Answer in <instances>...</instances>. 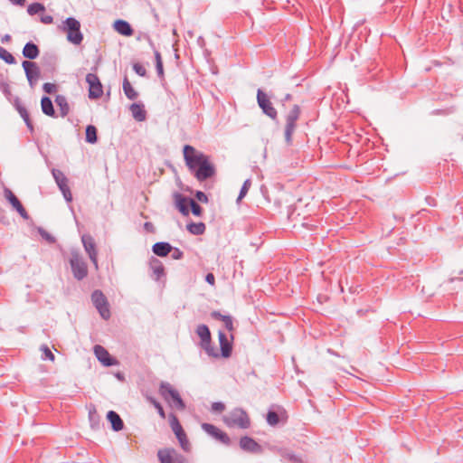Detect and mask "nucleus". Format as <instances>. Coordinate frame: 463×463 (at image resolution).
<instances>
[{
    "label": "nucleus",
    "instance_id": "obj_1",
    "mask_svg": "<svg viewBox=\"0 0 463 463\" xmlns=\"http://www.w3.org/2000/svg\"><path fill=\"white\" fill-rule=\"evenodd\" d=\"M183 155L190 173L198 182H203L216 175V167L209 156L191 145H184Z\"/></svg>",
    "mask_w": 463,
    "mask_h": 463
},
{
    "label": "nucleus",
    "instance_id": "obj_2",
    "mask_svg": "<svg viewBox=\"0 0 463 463\" xmlns=\"http://www.w3.org/2000/svg\"><path fill=\"white\" fill-rule=\"evenodd\" d=\"M158 392L164 401L172 408L178 411L185 409V403L182 399L179 392L167 382H161L158 388Z\"/></svg>",
    "mask_w": 463,
    "mask_h": 463
},
{
    "label": "nucleus",
    "instance_id": "obj_3",
    "mask_svg": "<svg viewBox=\"0 0 463 463\" xmlns=\"http://www.w3.org/2000/svg\"><path fill=\"white\" fill-rule=\"evenodd\" d=\"M68 260L75 279L80 281L88 276V265L78 249H71Z\"/></svg>",
    "mask_w": 463,
    "mask_h": 463
},
{
    "label": "nucleus",
    "instance_id": "obj_4",
    "mask_svg": "<svg viewBox=\"0 0 463 463\" xmlns=\"http://www.w3.org/2000/svg\"><path fill=\"white\" fill-rule=\"evenodd\" d=\"M60 29L66 33L68 42L74 45H80L83 41V34L80 32V23L74 17H68L63 21Z\"/></svg>",
    "mask_w": 463,
    "mask_h": 463
},
{
    "label": "nucleus",
    "instance_id": "obj_5",
    "mask_svg": "<svg viewBox=\"0 0 463 463\" xmlns=\"http://www.w3.org/2000/svg\"><path fill=\"white\" fill-rule=\"evenodd\" d=\"M223 421L230 428L248 429L250 426V419L248 413L241 408L233 409L223 418Z\"/></svg>",
    "mask_w": 463,
    "mask_h": 463
},
{
    "label": "nucleus",
    "instance_id": "obj_6",
    "mask_svg": "<svg viewBox=\"0 0 463 463\" xmlns=\"http://www.w3.org/2000/svg\"><path fill=\"white\" fill-rule=\"evenodd\" d=\"M300 114L301 109L299 105L295 104L286 116L284 136L285 141L288 146L292 144V137L297 128V121L298 120Z\"/></svg>",
    "mask_w": 463,
    "mask_h": 463
},
{
    "label": "nucleus",
    "instance_id": "obj_7",
    "mask_svg": "<svg viewBox=\"0 0 463 463\" xmlns=\"http://www.w3.org/2000/svg\"><path fill=\"white\" fill-rule=\"evenodd\" d=\"M169 424H170L172 430L175 434L181 448L186 452L190 451V449H191L190 442L186 437V434H185L181 423L179 422L178 418L174 413L169 414Z\"/></svg>",
    "mask_w": 463,
    "mask_h": 463
},
{
    "label": "nucleus",
    "instance_id": "obj_8",
    "mask_svg": "<svg viewBox=\"0 0 463 463\" xmlns=\"http://www.w3.org/2000/svg\"><path fill=\"white\" fill-rule=\"evenodd\" d=\"M91 301L99 311L100 317L108 320L110 317L109 305L106 296L99 289H96L91 294Z\"/></svg>",
    "mask_w": 463,
    "mask_h": 463
},
{
    "label": "nucleus",
    "instance_id": "obj_9",
    "mask_svg": "<svg viewBox=\"0 0 463 463\" xmlns=\"http://www.w3.org/2000/svg\"><path fill=\"white\" fill-rule=\"evenodd\" d=\"M257 103L262 112L272 120L278 119V111L273 107L270 98L261 89L257 90Z\"/></svg>",
    "mask_w": 463,
    "mask_h": 463
},
{
    "label": "nucleus",
    "instance_id": "obj_10",
    "mask_svg": "<svg viewBox=\"0 0 463 463\" xmlns=\"http://www.w3.org/2000/svg\"><path fill=\"white\" fill-rule=\"evenodd\" d=\"M81 242L90 261L93 263L95 268H98V250L94 238L90 234H83L81 236Z\"/></svg>",
    "mask_w": 463,
    "mask_h": 463
},
{
    "label": "nucleus",
    "instance_id": "obj_11",
    "mask_svg": "<svg viewBox=\"0 0 463 463\" xmlns=\"http://www.w3.org/2000/svg\"><path fill=\"white\" fill-rule=\"evenodd\" d=\"M86 81L89 84V98L92 99L100 98L103 94V88L99 77L94 73H88Z\"/></svg>",
    "mask_w": 463,
    "mask_h": 463
},
{
    "label": "nucleus",
    "instance_id": "obj_12",
    "mask_svg": "<svg viewBox=\"0 0 463 463\" xmlns=\"http://www.w3.org/2000/svg\"><path fill=\"white\" fill-rule=\"evenodd\" d=\"M22 66L24 70L29 85L31 88H33L41 76L40 68L35 62L31 61H24Z\"/></svg>",
    "mask_w": 463,
    "mask_h": 463
},
{
    "label": "nucleus",
    "instance_id": "obj_13",
    "mask_svg": "<svg viewBox=\"0 0 463 463\" xmlns=\"http://www.w3.org/2000/svg\"><path fill=\"white\" fill-rule=\"evenodd\" d=\"M202 429L210 436L219 440L221 443L229 446L231 444V439L226 432L221 430L216 426L211 423H203Z\"/></svg>",
    "mask_w": 463,
    "mask_h": 463
},
{
    "label": "nucleus",
    "instance_id": "obj_14",
    "mask_svg": "<svg viewBox=\"0 0 463 463\" xmlns=\"http://www.w3.org/2000/svg\"><path fill=\"white\" fill-rule=\"evenodd\" d=\"M157 457L160 463H184V458L174 449H159Z\"/></svg>",
    "mask_w": 463,
    "mask_h": 463
},
{
    "label": "nucleus",
    "instance_id": "obj_15",
    "mask_svg": "<svg viewBox=\"0 0 463 463\" xmlns=\"http://www.w3.org/2000/svg\"><path fill=\"white\" fill-rule=\"evenodd\" d=\"M4 196L5 198L11 203V205L17 211L20 216L24 219H29V214L19 201V199L15 196V194L7 187L4 188Z\"/></svg>",
    "mask_w": 463,
    "mask_h": 463
},
{
    "label": "nucleus",
    "instance_id": "obj_16",
    "mask_svg": "<svg viewBox=\"0 0 463 463\" xmlns=\"http://www.w3.org/2000/svg\"><path fill=\"white\" fill-rule=\"evenodd\" d=\"M94 354L97 359L105 366H112L118 364V360L112 357L107 349L99 345L94 346Z\"/></svg>",
    "mask_w": 463,
    "mask_h": 463
},
{
    "label": "nucleus",
    "instance_id": "obj_17",
    "mask_svg": "<svg viewBox=\"0 0 463 463\" xmlns=\"http://www.w3.org/2000/svg\"><path fill=\"white\" fill-rule=\"evenodd\" d=\"M149 268L152 270L151 277L155 280L158 281L161 279V278L165 276V267H164L162 261L159 260L158 259H156V257L152 256L149 259Z\"/></svg>",
    "mask_w": 463,
    "mask_h": 463
},
{
    "label": "nucleus",
    "instance_id": "obj_18",
    "mask_svg": "<svg viewBox=\"0 0 463 463\" xmlns=\"http://www.w3.org/2000/svg\"><path fill=\"white\" fill-rule=\"evenodd\" d=\"M240 447L242 450L250 453H259L261 451L260 445L249 436H244L241 438Z\"/></svg>",
    "mask_w": 463,
    "mask_h": 463
},
{
    "label": "nucleus",
    "instance_id": "obj_19",
    "mask_svg": "<svg viewBox=\"0 0 463 463\" xmlns=\"http://www.w3.org/2000/svg\"><path fill=\"white\" fill-rule=\"evenodd\" d=\"M218 338L221 347V355L224 358L230 357L232 351V341L228 339L226 334L222 331H219Z\"/></svg>",
    "mask_w": 463,
    "mask_h": 463
},
{
    "label": "nucleus",
    "instance_id": "obj_20",
    "mask_svg": "<svg viewBox=\"0 0 463 463\" xmlns=\"http://www.w3.org/2000/svg\"><path fill=\"white\" fill-rule=\"evenodd\" d=\"M174 199H175V207L179 210V212L186 216L189 214V199L190 198H187L185 196H184L182 194L180 193H175L174 194Z\"/></svg>",
    "mask_w": 463,
    "mask_h": 463
},
{
    "label": "nucleus",
    "instance_id": "obj_21",
    "mask_svg": "<svg viewBox=\"0 0 463 463\" xmlns=\"http://www.w3.org/2000/svg\"><path fill=\"white\" fill-rule=\"evenodd\" d=\"M114 29L121 35L131 36L134 33L130 24L125 20L118 19L115 21Z\"/></svg>",
    "mask_w": 463,
    "mask_h": 463
},
{
    "label": "nucleus",
    "instance_id": "obj_22",
    "mask_svg": "<svg viewBox=\"0 0 463 463\" xmlns=\"http://www.w3.org/2000/svg\"><path fill=\"white\" fill-rule=\"evenodd\" d=\"M107 419L111 424V429L114 431L122 430L124 428V422L120 416L114 411H109L107 413Z\"/></svg>",
    "mask_w": 463,
    "mask_h": 463
},
{
    "label": "nucleus",
    "instance_id": "obj_23",
    "mask_svg": "<svg viewBox=\"0 0 463 463\" xmlns=\"http://www.w3.org/2000/svg\"><path fill=\"white\" fill-rule=\"evenodd\" d=\"M24 57L29 60L36 59L40 54L39 47L33 42H28L23 48L22 52Z\"/></svg>",
    "mask_w": 463,
    "mask_h": 463
},
{
    "label": "nucleus",
    "instance_id": "obj_24",
    "mask_svg": "<svg viewBox=\"0 0 463 463\" xmlns=\"http://www.w3.org/2000/svg\"><path fill=\"white\" fill-rule=\"evenodd\" d=\"M129 109L131 111L132 117L137 121H144L146 118V111L143 104L140 103H133L130 105Z\"/></svg>",
    "mask_w": 463,
    "mask_h": 463
},
{
    "label": "nucleus",
    "instance_id": "obj_25",
    "mask_svg": "<svg viewBox=\"0 0 463 463\" xmlns=\"http://www.w3.org/2000/svg\"><path fill=\"white\" fill-rule=\"evenodd\" d=\"M173 250L170 243L160 241L153 245L152 250L158 257H166Z\"/></svg>",
    "mask_w": 463,
    "mask_h": 463
},
{
    "label": "nucleus",
    "instance_id": "obj_26",
    "mask_svg": "<svg viewBox=\"0 0 463 463\" xmlns=\"http://www.w3.org/2000/svg\"><path fill=\"white\" fill-rule=\"evenodd\" d=\"M55 103L60 109V114L62 118L66 117L70 112V106L67 99L63 95H57L55 98Z\"/></svg>",
    "mask_w": 463,
    "mask_h": 463
},
{
    "label": "nucleus",
    "instance_id": "obj_27",
    "mask_svg": "<svg viewBox=\"0 0 463 463\" xmlns=\"http://www.w3.org/2000/svg\"><path fill=\"white\" fill-rule=\"evenodd\" d=\"M41 107H42L43 112L45 115L49 116V117H55V110H54V108L52 105V101L49 97L43 96L42 98Z\"/></svg>",
    "mask_w": 463,
    "mask_h": 463
},
{
    "label": "nucleus",
    "instance_id": "obj_28",
    "mask_svg": "<svg viewBox=\"0 0 463 463\" xmlns=\"http://www.w3.org/2000/svg\"><path fill=\"white\" fill-rule=\"evenodd\" d=\"M195 332H196L197 335L200 337L201 343L211 342V340H212L211 332H210L209 327L206 325H204V324L199 325L197 326Z\"/></svg>",
    "mask_w": 463,
    "mask_h": 463
},
{
    "label": "nucleus",
    "instance_id": "obj_29",
    "mask_svg": "<svg viewBox=\"0 0 463 463\" xmlns=\"http://www.w3.org/2000/svg\"><path fill=\"white\" fill-rule=\"evenodd\" d=\"M123 90L128 99L134 100L138 96L137 92L134 90L127 76L123 80Z\"/></svg>",
    "mask_w": 463,
    "mask_h": 463
},
{
    "label": "nucleus",
    "instance_id": "obj_30",
    "mask_svg": "<svg viewBox=\"0 0 463 463\" xmlns=\"http://www.w3.org/2000/svg\"><path fill=\"white\" fill-rule=\"evenodd\" d=\"M187 231L194 235H202L205 232L206 226L203 222H191L187 224Z\"/></svg>",
    "mask_w": 463,
    "mask_h": 463
},
{
    "label": "nucleus",
    "instance_id": "obj_31",
    "mask_svg": "<svg viewBox=\"0 0 463 463\" xmlns=\"http://www.w3.org/2000/svg\"><path fill=\"white\" fill-rule=\"evenodd\" d=\"M89 420H90V426L92 429H95V430H98L99 429V425H100V417L99 415L98 414L95 407H92L90 411H89Z\"/></svg>",
    "mask_w": 463,
    "mask_h": 463
},
{
    "label": "nucleus",
    "instance_id": "obj_32",
    "mask_svg": "<svg viewBox=\"0 0 463 463\" xmlns=\"http://www.w3.org/2000/svg\"><path fill=\"white\" fill-rule=\"evenodd\" d=\"M86 141L90 144H95L98 141L97 128L93 125H88L86 128Z\"/></svg>",
    "mask_w": 463,
    "mask_h": 463
},
{
    "label": "nucleus",
    "instance_id": "obj_33",
    "mask_svg": "<svg viewBox=\"0 0 463 463\" xmlns=\"http://www.w3.org/2000/svg\"><path fill=\"white\" fill-rule=\"evenodd\" d=\"M146 400L149 403H151L155 409H156L159 416L162 418V419H165V410L163 408V406L161 405V403L156 401L154 397L152 396H147L146 397Z\"/></svg>",
    "mask_w": 463,
    "mask_h": 463
},
{
    "label": "nucleus",
    "instance_id": "obj_34",
    "mask_svg": "<svg viewBox=\"0 0 463 463\" xmlns=\"http://www.w3.org/2000/svg\"><path fill=\"white\" fill-rule=\"evenodd\" d=\"M52 174L58 186L69 181L65 175L59 169H52Z\"/></svg>",
    "mask_w": 463,
    "mask_h": 463
},
{
    "label": "nucleus",
    "instance_id": "obj_35",
    "mask_svg": "<svg viewBox=\"0 0 463 463\" xmlns=\"http://www.w3.org/2000/svg\"><path fill=\"white\" fill-rule=\"evenodd\" d=\"M45 10V6L38 2L33 3L28 5L27 7V13L30 15H34L40 12H43Z\"/></svg>",
    "mask_w": 463,
    "mask_h": 463
},
{
    "label": "nucleus",
    "instance_id": "obj_36",
    "mask_svg": "<svg viewBox=\"0 0 463 463\" xmlns=\"http://www.w3.org/2000/svg\"><path fill=\"white\" fill-rule=\"evenodd\" d=\"M0 59L4 60L8 64H14L15 58L5 48L0 47Z\"/></svg>",
    "mask_w": 463,
    "mask_h": 463
},
{
    "label": "nucleus",
    "instance_id": "obj_37",
    "mask_svg": "<svg viewBox=\"0 0 463 463\" xmlns=\"http://www.w3.org/2000/svg\"><path fill=\"white\" fill-rule=\"evenodd\" d=\"M251 186V181L250 179H247L244 181L241 188V191H240V194L238 195V198L236 200L237 203H239L247 194V193L249 192L250 188Z\"/></svg>",
    "mask_w": 463,
    "mask_h": 463
},
{
    "label": "nucleus",
    "instance_id": "obj_38",
    "mask_svg": "<svg viewBox=\"0 0 463 463\" xmlns=\"http://www.w3.org/2000/svg\"><path fill=\"white\" fill-rule=\"evenodd\" d=\"M201 347L205 351V353L212 357H218L219 354L216 352L215 348L212 345L211 342L200 343Z\"/></svg>",
    "mask_w": 463,
    "mask_h": 463
},
{
    "label": "nucleus",
    "instance_id": "obj_39",
    "mask_svg": "<svg viewBox=\"0 0 463 463\" xmlns=\"http://www.w3.org/2000/svg\"><path fill=\"white\" fill-rule=\"evenodd\" d=\"M58 187H59L60 191L61 192L66 202L71 203L72 201V194H71V189L68 185V183H64V184L59 185Z\"/></svg>",
    "mask_w": 463,
    "mask_h": 463
},
{
    "label": "nucleus",
    "instance_id": "obj_40",
    "mask_svg": "<svg viewBox=\"0 0 463 463\" xmlns=\"http://www.w3.org/2000/svg\"><path fill=\"white\" fill-rule=\"evenodd\" d=\"M266 420L270 426H275L279 422V416L276 411H269Z\"/></svg>",
    "mask_w": 463,
    "mask_h": 463
},
{
    "label": "nucleus",
    "instance_id": "obj_41",
    "mask_svg": "<svg viewBox=\"0 0 463 463\" xmlns=\"http://www.w3.org/2000/svg\"><path fill=\"white\" fill-rule=\"evenodd\" d=\"M189 205L194 215L200 216L202 214L203 208L194 199H189Z\"/></svg>",
    "mask_w": 463,
    "mask_h": 463
},
{
    "label": "nucleus",
    "instance_id": "obj_42",
    "mask_svg": "<svg viewBox=\"0 0 463 463\" xmlns=\"http://www.w3.org/2000/svg\"><path fill=\"white\" fill-rule=\"evenodd\" d=\"M14 106L15 109L18 111V113L20 114V116H26L27 109L23 105L21 99L18 97H16L14 99Z\"/></svg>",
    "mask_w": 463,
    "mask_h": 463
},
{
    "label": "nucleus",
    "instance_id": "obj_43",
    "mask_svg": "<svg viewBox=\"0 0 463 463\" xmlns=\"http://www.w3.org/2000/svg\"><path fill=\"white\" fill-rule=\"evenodd\" d=\"M41 350L43 352V359L54 361L55 356L46 345H42Z\"/></svg>",
    "mask_w": 463,
    "mask_h": 463
},
{
    "label": "nucleus",
    "instance_id": "obj_44",
    "mask_svg": "<svg viewBox=\"0 0 463 463\" xmlns=\"http://www.w3.org/2000/svg\"><path fill=\"white\" fill-rule=\"evenodd\" d=\"M133 70L134 71L138 74L139 76H146V70L145 69V67L143 65H141L140 63H134L133 64Z\"/></svg>",
    "mask_w": 463,
    "mask_h": 463
},
{
    "label": "nucleus",
    "instance_id": "obj_45",
    "mask_svg": "<svg viewBox=\"0 0 463 463\" xmlns=\"http://www.w3.org/2000/svg\"><path fill=\"white\" fill-rule=\"evenodd\" d=\"M43 90L48 94L54 93L57 90V87L53 83L46 82L43 85Z\"/></svg>",
    "mask_w": 463,
    "mask_h": 463
},
{
    "label": "nucleus",
    "instance_id": "obj_46",
    "mask_svg": "<svg viewBox=\"0 0 463 463\" xmlns=\"http://www.w3.org/2000/svg\"><path fill=\"white\" fill-rule=\"evenodd\" d=\"M39 233L48 242H50V243L55 242V238L52 234L47 232L46 231H44L43 229H40Z\"/></svg>",
    "mask_w": 463,
    "mask_h": 463
},
{
    "label": "nucleus",
    "instance_id": "obj_47",
    "mask_svg": "<svg viewBox=\"0 0 463 463\" xmlns=\"http://www.w3.org/2000/svg\"><path fill=\"white\" fill-rule=\"evenodd\" d=\"M225 410L224 403L221 402H215L212 403V411L213 412H222Z\"/></svg>",
    "mask_w": 463,
    "mask_h": 463
},
{
    "label": "nucleus",
    "instance_id": "obj_48",
    "mask_svg": "<svg viewBox=\"0 0 463 463\" xmlns=\"http://www.w3.org/2000/svg\"><path fill=\"white\" fill-rule=\"evenodd\" d=\"M222 321L224 324V326L228 331L233 330V322L231 316H226L224 318L222 319Z\"/></svg>",
    "mask_w": 463,
    "mask_h": 463
},
{
    "label": "nucleus",
    "instance_id": "obj_49",
    "mask_svg": "<svg viewBox=\"0 0 463 463\" xmlns=\"http://www.w3.org/2000/svg\"><path fill=\"white\" fill-rule=\"evenodd\" d=\"M21 117H22V118L24 119V123H25V125H26L27 128L29 129V131H30L31 133H33V130H34V129H33V123H32V121H31V118H30V116H29L28 111L26 112V116H21Z\"/></svg>",
    "mask_w": 463,
    "mask_h": 463
},
{
    "label": "nucleus",
    "instance_id": "obj_50",
    "mask_svg": "<svg viewBox=\"0 0 463 463\" xmlns=\"http://www.w3.org/2000/svg\"><path fill=\"white\" fill-rule=\"evenodd\" d=\"M21 117H22V118L24 119V123H25V125H26L27 128L29 129V131H30L31 133H33V130H34V129H33V123H32V121H31V118H30V116H29L28 111L26 112V116H21Z\"/></svg>",
    "mask_w": 463,
    "mask_h": 463
},
{
    "label": "nucleus",
    "instance_id": "obj_51",
    "mask_svg": "<svg viewBox=\"0 0 463 463\" xmlns=\"http://www.w3.org/2000/svg\"><path fill=\"white\" fill-rule=\"evenodd\" d=\"M171 252H172L171 257L174 260H181L184 257V252L178 248H173Z\"/></svg>",
    "mask_w": 463,
    "mask_h": 463
},
{
    "label": "nucleus",
    "instance_id": "obj_52",
    "mask_svg": "<svg viewBox=\"0 0 463 463\" xmlns=\"http://www.w3.org/2000/svg\"><path fill=\"white\" fill-rule=\"evenodd\" d=\"M195 198L202 203H208L207 195L202 191H197L195 193Z\"/></svg>",
    "mask_w": 463,
    "mask_h": 463
},
{
    "label": "nucleus",
    "instance_id": "obj_53",
    "mask_svg": "<svg viewBox=\"0 0 463 463\" xmlns=\"http://www.w3.org/2000/svg\"><path fill=\"white\" fill-rule=\"evenodd\" d=\"M156 73H157L158 78H160L161 80H164L165 73H164L163 63L162 64H156Z\"/></svg>",
    "mask_w": 463,
    "mask_h": 463
},
{
    "label": "nucleus",
    "instance_id": "obj_54",
    "mask_svg": "<svg viewBox=\"0 0 463 463\" xmlns=\"http://www.w3.org/2000/svg\"><path fill=\"white\" fill-rule=\"evenodd\" d=\"M205 281L209 283L211 286L215 285V277L213 273H207L205 276Z\"/></svg>",
    "mask_w": 463,
    "mask_h": 463
},
{
    "label": "nucleus",
    "instance_id": "obj_55",
    "mask_svg": "<svg viewBox=\"0 0 463 463\" xmlns=\"http://www.w3.org/2000/svg\"><path fill=\"white\" fill-rule=\"evenodd\" d=\"M41 22L44 24H51L53 22V17L50 14L41 17Z\"/></svg>",
    "mask_w": 463,
    "mask_h": 463
},
{
    "label": "nucleus",
    "instance_id": "obj_56",
    "mask_svg": "<svg viewBox=\"0 0 463 463\" xmlns=\"http://www.w3.org/2000/svg\"><path fill=\"white\" fill-rule=\"evenodd\" d=\"M144 229L150 233L155 232V226L152 222H146L144 223Z\"/></svg>",
    "mask_w": 463,
    "mask_h": 463
},
{
    "label": "nucleus",
    "instance_id": "obj_57",
    "mask_svg": "<svg viewBox=\"0 0 463 463\" xmlns=\"http://www.w3.org/2000/svg\"><path fill=\"white\" fill-rule=\"evenodd\" d=\"M154 55H155L156 64H162L163 63L162 57H161L160 52L157 50H154Z\"/></svg>",
    "mask_w": 463,
    "mask_h": 463
},
{
    "label": "nucleus",
    "instance_id": "obj_58",
    "mask_svg": "<svg viewBox=\"0 0 463 463\" xmlns=\"http://www.w3.org/2000/svg\"><path fill=\"white\" fill-rule=\"evenodd\" d=\"M212 317L217 320H221L226 317V315L221 314L219 311H213L211 314Z\"/></svg>",
    "mask_w": 463,
    "mask_h": 463
},
{
    "label": "nucleus",
    "instance_id": "obj_59",
    "mask_svg": "<svg viewBox=\"0 0 463 463\" xmlns=\"http://www.w3.org/2000/svg\"><path fill=\"white\" fill-rule=\"evenodd\" d=\"M143 38H144V39H146V40L148 42L149 45H150L154 50H156V49L155 48L154 42L152 41L151 37H150L147 33H145V34L143 35Z\"/></svg>",
    "mask_w": 463,
    "mask_h": 463
},
{
    "label": "nucleus",
    "instance_id": "obj_60",
    "mask_svg": "<svg viewBox=\"0 0 463 463\" xmlns=\"http://www.w3.org/2000/svg\"><path fill=\"white\" fill-rule=\"evenodd\" d=\"M292 95L290 93H288L284 96V98L281 99L282 106L285 105V102L292 100Z\"/></svg>",
    "mask_w": 463,
    "mask_h": 463
},
{
    "label": "nucleus",
    "instance_id": "obj_61",
    "mask_svg": "<svg viewBox=\"0 0 463 463\" xmlns=\"http://www.w3.org/2000/svg\"><path fill=\"white\" fill-rule=\"evenodd\" d=\"M13 5L23 6L25 4V0H9Z\"/></svg>",
    "mask_w": 463,
    "mask_h": 463
},
{
    "label": "nucleus",
    "instance_id": "obj_62",
    "mask_svg": "<svg viewBox=\"0 0 463 463\" xmlns=\"http://www.w3.org/2000/svg\"><path fill=\"white\" fill-rule=\"evenodd\" d=\"M9 41H11V35H10V34H5V35L2 37V42H3V43L9 42Z\"/></svg>",
    "mask_w": 463,
    "mask_h": 463
},
{
    "label": "nucleus",
    "instance_id": "obj_63",
    "mask_svg": "<svg viewBox=\"0 0 463 463\" xmlns=\"http://www.w3.org/2000/svg\"><path fill=\"white\" fill-rule=\"evenodd\" d=\"M117 378H118L119 380H123L124 379V376L120 373H118L116 374Z\"/></svg>",
    "mask_w": 463,
    "mask_h": 463
}]
</instances>
